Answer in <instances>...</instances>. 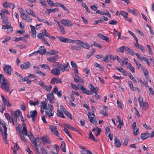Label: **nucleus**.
Listing matches in <instances>:
<instances>
[{
    "mask_svg": "<svg viewBox=\"0 0 154 154\" xmlns=\"http://www.w3.org/2000/svg\"><path fill=\"white\" fill-rule=\"evenodd\" d=\"M22 80L23 82H26L28 84H30L31 82V81L27 77H25L24 79H22Z\"/></svg>",
    "mask_w": 154,
    "mask_h": 154,
    "instance_id": "53",
    "label": "nucleus"
},
{
    "mask_svg": "<svg viewBox=\"0 0 154 154\" xmlns=\"http://www.w3.org/2000/svg\"><path fill=\"white\" fill-rule=\"evenodd\" d=\"M15 117L18 118L20 116V111L19 109L17 110L16 111L14 112L13 113Z\"/></svg>",
    "mask_w": 154,
    "mask_h": 154,
    "instance_id": "45",
    "label": "nucleus"
},
{
    "mask_svg": "<svg viewBox=\"0 0 154 154\" xmlns=\"http://www.w3.org/2000/svg\"><path fill=\"white\" fill-rule=\"evenodd\" d=\"M57 38H58L61 42H63L71 43L72 42V39L67 38H64L62 36H58Z\"/></svg>",
    "mask_w": 154,
    "mask_h": 154,
    "instance_id": "14",
    "label": "nucleus"
},
{
    "mask_svg": "<svg viewBox=\"0 0 154 154\" xmlns=\"http://www.w3.org/2000/svg\"><path fill=\"white\" fill-rule=\"evenodd\" d=\"M38 38L41 39L42 42L44 44H46L49 46H50V45L48 43L47 41L46 40L44 36V35L42 33H38L37 35Z\"/></svg>",
    "mask_w": 154,
    "mask_h": 154,
    "instance_id": "4",
    "label": "nucleus"
},
{
    "mask_svg": "<svg viewBox=\"0 0 154 154\" xmlns=\"http://www.w3.org/2000/svg\"><path fill=\"white\" fill-rule=\"evenodd\" d=\"M64 114L70 119L72 120V118L71 114L68 111H67Z\"/></svg>",
    "mask_w": 154,
    "mask_h": 154,
    "instance_id": "58",
    "label": "nucleus"
},
{
    "mask_svg": "<svg viewBox=\"0 0 154 154\" xmlns=\"http://www.w3.org/2000/svg\"><path fill=\"white\" fill-rule=\"evenodd\" d=\"M25 11L31 16H32L35 17H37V15L34 13L33 11L29 8H26L25 9Z\"/></svg>",
    "mask_w": 154,
    "mask_h": 154,
    "instance_id": "19",
    "label": "nucleus"
},
{
    "mask_svg": "<svg viewBox=\"0 0 154 154\" xmlns=\"http://www.w3.org/2000/svg\"><path fill=\"white\" fill-rule=\"evenodd\" d=\"M69 62H67L65 65L64 66L62 64H60L58 68L59 70L64 72L65 70L66 71H69Z\"/></svg>",
    "mask_w": 154,
    "mask_h": 154,
    "instance_id": "3",
    "label": "nucleus"
},
{
    "mask_svg": "<svg viewBox=\"0 0 154 154\" xmlns=\"http://www.w3.org/2000/svg\"><path fill=\"white\" fill-rule=\"evenodd\" d=\"M140 107H142L143 110H144L148 109L149 107L148 103L145 102L142 103L141 105H140Z\"/></svg>",
    "mask_w": 154,
    "mask_h": 154,
    "instance_id": "26",
    "label": "nucleus"
},
{
    "mask_svg": "<svg viewBox=\"0 0 154 154\" xmlns=\"http://www.w3.org/2000/svg\"><path fill=\"white\" fill-rule=\"evenodd\" d=\"M82 5L83 7L84 8H85L87 12L88 13H90V11L89 10L88 7L87 6V5H86L85 3H82Z\"/></svg>",
    "mask_w": 154,
    "mask_h": 154,
    "instance_id": "55",
    "label": "nucleus"
},
{
    "mask_svg": "<svg viewBox=\"0 0 154 154\" xmlns=\"http://www.w3.org/2000/svg\"><path fill=\"white\" fill-rule=\"evenodd\" d=\"M48 100L51 103H55V99L53 93H49L47 95Z\"/></svg>",
    "mask_w": 154,
    "mask_h": 154,
    "instance_id": "9",
    "label": "nucleus"
},
{
    "mask_svg": "<svg viewBox=\"0 0 154 154\" xmlns=\"http://www.w3.org/2000/svg\"><path fill=\"white\" fill-rule=\"evenodd\" d=\"M128 32L131 36H132L134 38V39L135 40L136 42L138 43V40L135 34L133 32L130 30L128 31Z\"/></svg>",
    "mask_w": 154,
    "mask_h": 154,
    "instance_id": "51",
    "label": "nucleus"
},
{
    "mask_svg": "<svg viewBox=\"0 0 154 154\" xmlns=\"http://www.w3.org/2000/svg\"><path fill=\"white\" fill-rule=\"evenodd\" d=\"M90 85L91 86V88H90L91 89V90L90 91H91V92L92 93H96L97 91L99 89L97 88H95L94 87V86L92 84H90Z\"/></svg>",
    "mask_w": 154,
    "mask_h": 154,
    "instance_id": "33",
    "label": "nucleus"
},
{
    "mask_svg": "<svg viewBox=\"0 0 154 154\" xmlns=\"http://www.w3.org/2000/svg\"><path fill=\"white\" fill-rule=\"evenodd\" d=\"M37 115V112L36 110H35L32 111H31L30 112L29 115L28 114L27 117L28 118H32V120L33 122H34L35 119Z\"/></svg>",
    "mask_w": 154,
    "mask_h": 154,
    "instance_id": "5",
    "label": "nucleus"
},
{
    "mask_svg": "<svg viewBox=\"0 0 154 154\" xmlns=\"http://www.w3.org/2000/svg\"><path fill=\"white\" fill-rule=\"evenodd\" d=\"M81 154H92V153L90 151L86 150L82 151Z\"/></svg>",
    "mask_w": 154,
    "mask_h": 154,
    "instance_id": "56",
    "label": "nucleus"
},
{
    "mask_svg": "<svg viewBox=\"0 0 154 154\" xmlns=\"http://www.w3.org/2000/svg\"><path fill=\"white\" fill-rule=\"evenodd\" d=\"M126 47L124 46H122L116 49V51L122 53H123L124 51L126 50Z\"/></svg>",
    "mask_w": 154,
    "mask_h": 154,
    "instance_id": "32",
    "label": "nucleus"
},
{
    "mask_svg": "<svg viewBox=\"0 0 154 154\" xmlns=\"http://www.w3.org/2000/svg\"><path fill=\"white\" fill-rule=\"evenodd\" d=\"M72 42H71V43L75 42L76 44L78 45H79L80 46H81V44L82 42V41H81L80 40H72Z\"/></svg>",
    "mask_w": 154,
    "mask_h": 154,
    "instance_id": "50",
    "label": "nucleus"
},
{
    "mask_svg": "<svg viewBox=\"0 0 154 154\" xmlns=\"http://www.w3.org/2000/svg\"><path fill=\"white\" fill-rule=\"evenodd\" d=\"M90 121L91 123L95 124L97 123V121L95 118L93 117H91L90 119Z\"/></svg>",
    "mask_w": 154,
    "mask_h": 154,
    "instance_id": "57",
    "label": "nucleus"
},
{
    "mask_svg": "<svg viewBox=\"0 0 154 154\" xmlns=\"http://www.w3.org/2000/svg\"><path fill=\"white\" fill-rule=\"evenodd\" d=\"M126 50L128 53L131 55L134 56L135 54V53L134 52L132 49L129 48L127 47L126 48Z\"/></svg>",
    "mask_w": 154,
    "mask_h": 154,
    "instance_id": "41",
    "label": "nucleus"
},
{
    "mask_svg": "<svg viewBox=\"0 0 154 154\" xmlns=\"http://www.w3.org/2000/svg\"><path fill=\"white\" fill-rule=\"evenodd\" d=\"M40 67L42 68H43L45 69H48L50 70V68L49 65L47 64H43L40 65Z\"/></svg>",
    "mask_w": 154,
    "mask_h": 154,
    "instance_id": "48",
    "label": "nucleus"
},
{
    "mask_svg": "<svg viewBox=\"0 0 154 154\" xmlns=\"http://www.w3.org/2000/svg\"><path fill=\"white\" fill-rule=\"evenodd\" d=\"M0 83L1 85V88L5 90L6 92H8L9 91L10 83L4 78V76L2 74H0Z\"/></svg>",
    "mask_w": 154,
    "mask_h": 154,
    "instance_id": "1",
    "label": "nucleus"
},
{
    "mask_svg": "<svg viewBox=\"0 0 154 154\" xmlns=\"http://www.w3.org/2000/svg\"><path fill=\"white\" fill-rule=\"evenodd\" d=\"M52 88V87L51 85H49L45 86L44 89L48 91H50L51 90Z\"/></svg>",
    "mask_w": 154,
    "mask_h": 154,
    "instance_id": "47",
    "label": "nucleus"
},
{
    "mask_svg": "<svg viewBox=\"0 0 154 154\" xmlns=\"http://www.w3.org/2000/svg\"><path fill=\"white\" fill-rule=\"evenodd\" d=\"M92 131L94 132L96 136H97L101 132V129L100 128L97 127L93 129Z\"/></svg>",
    "mask_w": 154,
    "mask_h": 154,
    "instance_id": "25",
    "label": "nucleus"
},
{
    "mask_svg": "<svg viewBox=\"0 0 154 154\" xmlns=\"http://www.w3.org/2000/svg\"><path fill=\"white\" fill-rule=\"evenodd\" d=\"M30 26L31 28V31L32 32V36L34 38H35L36 37V34L35 27L32 25H30Z\"/></svg>",
    "mask_w": 154,
    "mask_h": 154,
    "instance_id": "28",
    "label": "nucleus"
},
{
    "mask_svg": "<svg viewBox=\"0 0 154 154\" xmlns=\"http://www.w3.org/2000/svg\"><path fill=\"white\" fill-rule=\"evenodd\" d=\"M48 106L50 109L49 112L48 111H46V114L49 117H50L53 116V113H52V112L53 110L54 107L51 104H48Z\"/></svg>",
    "mask_w": 154,
    "mask_h": 154,
    "instance_id": "12",
    "label": "nucleus"
},
{
    "mask_svg": "<svg viewBox=\"0 0 154 154\" xmlns=\"http://www.w3.org/2000/svg\"><path fill=\"white\" fill-rule=\"evenodd\" d=\"M59 58V56L58 55H55L53 57H51L48 58L47 60L49 62L54 63H55L57 59Z\"/></svg>",
    "mask_w": 154,
    "mask_h": 154,
    "instance_id": "13",
    "label": "nucleus"
},
{
    "mask_svg": "<svg viewBox=\"0 0 154 154\" xmlns=\"http://www.w3.org/2000/svg\"><path fill=\"white\" fill-rule=\"evenodd\" d=\"M150 136V134L149 133H145L142 134L141 135V137L143 140H145Z\"/></svg>",
    "mask_w": 154,
    "mask_h": 154,
    "instance_id": "27",
    "label": "nucleus"
},
{
    "mask_svg": "<svg viewBox=\"0 0 154 154\" xmlns=\"http://www.w3.org/2000/svg\"><path fill=\"white\" fill-rule=\"evenodd\" d=\"M103 110L100 111V112L101 113L103 114V115L106 116V106H103Z\"/></svg>",
    "mask_w": 154,
    "mask_h": 154,
    "instance_id": "59",
    "label": "nucleus"
},
{
    "mask_svg": "<svg viewBox=\"0 0 154 154\" xmlns=\"http://www.w3.org/2000/svg\"><path fill=\"white\" fill-rule=\"evenodd\" d=\"M138 100L139 103V105H141L142 103H144L143 98L140 96L139 97Z\"/></svg>",
    "mask_w": 154,
    "mask_h": 154,
    "instance_id": "64",
    "label": "nucleus"
},
{
    "mask_svg": "<svg viewBox=\"0 0 154 154\" xmlns=\"http://www.w3.org/2000/svg\"><path fill=\"white\" fill-rule=\"evenodd\" d=\"M58 52L57 51L54 50H51L50 52L48 51L47 52V54H49L51 55H56L58 54Z\"/></svg>",
    "mask_w": 154,
    "mask_h": 154,
    "instance_id": "40",
    "label": "nucleus"
},
{
    "mask_svg": "<svg viewBox=\"0 0 154 154\" xmlns=\"http://www.w3.org/2000/svg\"><path fill=\"white\" fill-rule=\"evenodd\" d=\"M114 140V143L116 146L117 147H120L121 145V144L119 141L118 140L117 137H115Z\"/></svg>",
    "mask_w": 154,
    "mask_h": 154,
    "instance_id": "29",
    "label": "nucleus"
},
{
    "mask_svg": "<svg viewBox=\"0 0 154 154\" xmlns=\"http://www.w3.org/2000/svg\"><path fill=\"white\" fill-rule=\"evenodd\" d=\"M31 64L29 62H26L21 65L20 67L23 69H27L30 66Z\"/></svg>",
    "mask_w": 154,
    "mask_h": 154,
    "instance_id": "17",
    "label": "nucleus"
},
{
    "mask_svg": "<svg viewBox=\"0 0 154 154\" xmlns=\"http://www.w3.org/2000/svg\"><path fill=\"white\" fill-rule=\"evenodd\" d=\"M120 14L124 17L128 16V13L123 11H120Z\"/></svg>",
    "mask_w": 154,
    "mask_h": 154,
    "instance_id": "61",
    "label": "nucleus"
},
{
    "mask_svg": "<svg viewBox=\"0 0 154 154\" xmlns=\"http://www.w3.org/2000/svg\"><path fill=\"white\" fill-rule=\"evenodd\" d=\"M36 73L43 77H44L46 75L45 73L39 70L36 71Z\"/></svg>",
    "mask_w": 154,
    "mask_h": 154,
    "instance_id": "54",
    "label": "nucleus"
},
{
    "mask_svg": "<svg viewBox=\"0 0 154 154\" xmlns=\"http://www.w3.org/2000/svg\"><path fill=\"white\" fill-rule=\"evenodd\" d=\"M75 77L74 78V81L77 83L81 82H83L84 80L83 79H79V76L77 75H75Z\"/></svg>",
    "mask_w": 154,
    "mask_h": 154,
    "instance_id": "35",
    "label": "nucleus"
},
{
    "mask_svg": "<svg viewBox=\"0 0 154 154\" xmlns=\"http://www.w3.org/2000/svg\"><path fill=\"white\" fill-rule=\"evenodd\" d=\"M138 130L139 128H137L133 129V133L134 135L136 136L139 133Z\"/></svg>",
    "mask_w": 154,
    "mask_h": 154,
    "instance_id": "63",
    "label": "nucleus"
},
{
    "mask_svg": "<svg viewBox=\"0 0 154 154\" xmlns=\"http://www.w3.org/2000/svg\"><path fill=\"white\" fill-rule=\"evenodd\" d=\"M47 10L48 11V14H49L51 12H54L58 11V8L47 9Z\"/></svg>",
    "mask_w": 154,
    "mask_h": 154,
    "instance_id": "38",
    "label": "nucleus"
},
{
    "mask_svg": "<svg viewBox=\"0 0 154 154\" xmlns=\"http://www.w3.org/2000/svg\"><path fill=\"white\" fill-rule=\"evenodd\" d=\"M23 125H24L23 127V130L22 133H23L24 135H27V127L24 123H23Z\"/></svg>",
    "mask_w": 154,
    "mask_h": 154,
    "instance_id": "34",
    "label": "nucleus"
},
{
    "mask_svg": "<svg viewBox=\"0 0 154 154\" xmlns=\"http://www.w3.org/2000/svg\"><path fill=\"white\" fill-rule=\"evenodd\" d=\"M21 18L28 22H31L32 19L27 14L25 13H21Z\"/></svg>",
    "mask_w": 154,
    "mask_h": 154,
    "instance_id": "6",
    "label": "nucleus"
},
{
    "mask_svg": "<svg viewBox=\"0 0 154 154\" xmlns=\"http://www.w3.org/2000/svg\"><path fill=\"white\" fill-rule=\"evenodd\" d=\"M46 51V49L44 48L43 49H40L37 51L38 53H39L41 54H45Z\"/></svg>",
    "mask_w": 154,
    "mask_h": 154,
    "instance_id": "44",
    "label": "nucleus"
},
{
    "mask_svg": "<svg viewBox=\"0 0 154 154\" xmlns=\"http://www.w3.org/2000/svg\"><path fill=\"white\" fill-rule=\"evenodd\" d=\"M89 139L93 140L94 142H97V140L96 139L93 134H92L91 131H89Z\"/></svg>",
    "mask_w": 154,
    "mask_h": 154,
    "instance_id": "42",
    "label": "nucleus"
},
{
    "mask_svg": "<svg viewBox=\"0 0 154 154\" xmlns=\"http://www.w3.org/2000/svg\"><path fill=\"white\" fill-rule=\"evenodd\" d=\"M127 11L131 13H132L133 14L137 16V13L138 12L137 10L136 9H131L129 8H127Z\"/></svg>",
    "mask_w": 154,
    "mask_h": 154,
    "instance_id": "30",
    "label": "nucleus"
},
{
    "mask_svg": "<svg viewBox=\"0 0 154 154\" xmlns=\"http://www.w3.org/2000/svg\"><path fill=\"white\" fill-rule=\"evenodd\" d=\"M1 124L4 128V132H2V136L3 139L4 141H5L6 143L7 144V124L4 121L2 122Z\"/></svg>",
    "mask_w": 154,
    "mask_h": 154,
    "instance_id": "2",
    "label": "nucleus"
},
{
    "mask_svg": "<svg viewBox=\"0 0 154 154\" xmlns=\"http://www.w3.org/2000/svg\"><path fill=\"white\" fill-rule=\"evenodd\" d=\"M57 112L56 113V115L58 117H60L63 118H64L65 117L63 114V112L62 111L58 109H57Z\"/></svg>",
    "mask_w": 154,
    "mask_h": 154,
    "instance_id": "37",
    "label": "nucleus"
},
{
    "mask_svg": "<svg viewBox=\"0 0 154 154\" xmlns=\"http://www.w3.org/2000/svg\"><path fill=\"white\" fill-rule=\"evenodd\" d=\"M50 128L51 129L52 133L54 135L57 137H59V134L57 130V127L54 125H50Z\"/></svg>",
    "mask_w": 154,
    "mask_h": 154,
    "instance_id": "11",
    "label": "nucleus"
},
{
    "mask_svg": "<svg viewBox=\"0 0 154 154\" xmlns=\"http://www.w3.org/2000/svg\"><path fill=\"white\" fill-rule=\"evenodd\" d=\"M81 46L85 48L89 49L90 48V46L87 43H85L82 42Z\"/></svg>",
    "mask_w": 154,
    "mask_h": 154,
    "instance_id": "39",
    "label": "nucleus"
},
{
    "mask_svg": "<svg viewBox=\"0 0 154 154\" xmlns=\"http://www.w3.org/2000/svg\"><path fill=\"white\" fill-rule=\"evenodd\" d=\"M128 68L133 73H134L135 70V68L132 66L131 64L128 63Z\"/></svg>",
    "mask_w": 154,
    "mask_h": 154,
    "instance_id": "43",
    "label": "nucleus"
},
{
    "mask_svg": "<svg viewBox=\"0 0 154 154\" xmlns=\"http://www.w3.org/2000/svg\"><path fill=\"white\" fill-rule=\"evenodd\" d=\"M28 136L29 137L30 141L32 143L34 144L35 146H38L37 142L39 141V138L37 137L35 139H34V137L32 134L31 136Z\"/></svg>",
    "mask_w": 154,
    "mask_h": 154,
    "instance_id": "10",
    "label": "nucleus"
},
{
    "mask_svg": "<svg viewBox=\"0 0 154 154\" xmlns=\"http://www.w3.org/2000/svg\"><path fill=\"white\" fill-rule=\"evenodd\" d=\"M61 32L64 35L66 33V31L64 27L62 26L59 27Z\"/></svg>",
    "mask_w": 154,
    "mask_h": 154,
    "instance_id": "60",
    "label": "nucleus"
},
{
    "mask_svg": "<svg viewBox=\"0 0 154 154\" xmlns=\"http://www.w3.org/2000/svg\"><path fill=\"white\" fill-rule=\"evenodd\" d=\"M98 36L102 39L106 41V36L100 33L97 34Z\"/></svg>",
    "mask_w": 154,
    "mask_h": 154,
    "instance_id": "62",
    "label": "nucleus"
},
{
    "mask_svg": "<svg viewBox=\"0 0 154 154\" xmlns=\"http://www.w3.org/2000/svg\"><path fill=\"white\" fill-rule=\"evenodd\" d=\"M1 97L2 98V100L4 104L7 106H11V104L10 103L9 100H7L4 97V96L1 95Z\"/></svg>",
    "mask_w": 154,
    "mask_h": 154,
    "instance_id": "22",
    "label": "nucleus"
},
{
    "mask_svg": "<svg viewBox=\"0 0 154 154\" xmlns=\"http://www.w3.org/2000/svg\"><path fill=\"white\" fill-rule=\"evenodd\" d=\"M61 23L65 26H72L73 25V23L72 22L68 20L63 19L61 20Z\"/></svg>",
    "mask_w": 154,
    "mask_h": 154,
    "instance_id": "8",
    "label": "nucleus"
},
{
    "mask_svg": "<svg viewBox=\"0 0 154 154\" xmlns=\"http://www.w3.org/2000/svg\"><path fill=\"white\" fill-rule=\"evenodd\" d=\"M71 64L72 67L74 69V73L75 74H77L78 73V70L77 66L76 63L73 61L71 62Z\"/></svg>",
    "mask_w": 154,
    "mask_h": 154,
    "instance_id": "20",
    "label": "nucleus"
},
{
    "mask_svg": "<svg viewBox=\"0 0 154 154\" xmlns=\"http://www.w3.org/2000/svg\"><path fill=\"white\" fill-rule=\"evenodd\" d=\"M41 139L44 143H50L49 141V138L48 136H44L41 138Z\"/></svg>",
    "mask_w": 154,
    "mask_h": 154,
    "instance_id": "21",
    "label": "nucleus"
},
{
    "mask_svg": "<svg viewBox=\"0 0 154 154\" xmlns=\"http://www.w3.org/2000/svg\"><path fill=\"white\" fill-rule=\"evenodd\" d=\"M51 73L53 75H58L60 74V72L58 69L54 68L52 70L51 72Z\"/></svg>",
    "mask_w": 154,
    "mask_h": 154,
    "instance_id": "23",
    "label": "nucleus"
},
{
    "mask_svg": "<svg viewBox=\"0 0 154 154\" xmlns=\"http://www.w3.org/2000/svg\"><path fill=\"white\" fill-rule=\"evenodd\" d=\"M81 87V90L83 91L84 93L88 95H91L93 94V93L91 92V91L87 90L83 85H82Z\"/></svg>",
    "mask_w": 154,
    "mask_h": 154,
    "instance_id": "18",
    "label": "nucleus"
},
{
    "mask_svg": "<svg viewBox=\"0 0 154 154\" xmlns=\"http://www.w3.org/2000/svg\"><path fill=\"white\" fill-rule=\"evenodd\" d=\"M3 69L4 71L9 75H11L12 68L11 66L8 65H4Z\"/></svg>",
    "mask_w": 154,
    "mask_h": 154,
    "instance_id": "7",
    "label": "nucleus"
},
{
    "mask_svg": "<svg viewBox=\"0 0 154 154\" xmlns=\"http://www.w3.org/2000/svg\"><path fill=\"white\" fill-rule=\"evenodd\" d=\"M134 45L135 47L137 48L140 49L143 53H145V51L143 47L138 44V43H137V44H135Z\"/></svg>",
    "mask_w": 154,
    "mask_h": 154,
    "instance_id": "36",
    "label": "nucleus"
},
{
    "mask_svg": "<svg viewBox=\"0 0 154 154\" xmlns=\"http://www.w3.org/2000/svg\"><path fill=\"white\" fill-rule=\"evenodd\" d=\"M81 48L80 47L77 45L73 46L71 47V48L73 50H75L79 51L81 49Z\"/></svg>",
    "mask_w": 154,
    "mask_h": 154,
    "instance_id": "52",
    "label": "nucleus"
},
{
    "mask_svg": "<svg viewBox=\"0 0 154 154\" xmlns=\"http://www.w3.org/2000/svg\"><path fill=\"white\" fill-rule=\"evenodd\" d=\"M115 69L122 73L125 76L127 75L126 72L123 68H119V67H116L115 68Z\"/></svg>",
    "mask_w": 154,
    "mask_h": 154,
    "instance_id": "31",
    "label": "nucleus"
},
{
    "mask_svg": "<svg viewBox=\"0 0 154 154\" xmlns=\"http://www.w3.org/2000/svg\"><path fill=\"white\" fill-rule=\"evenodd\" d=\"M66 144L63 141L60 147L62 149V150L64 152H66V149L65 148Z\"/></svg>",
    "mask_w": 154,
    "mask_h": 154,
    "instance_id": "49",
    "label": "nucleus"
},
{
    "mask_svg": "<svg viewBox=\"0 0 154 154\" xmlns=\"http://www.w3.org/2000/svg\"><path fill=\"white\" fill-rule=\"evenodd\" d=\"M129 87L133 91H136L137 90V91L139 93L140 92V90L138 88H136L134 87L132 82L131 81H129L128 82Z\"/></svg>",
    "mask_w": 154,
    "mask_h": 154,
    "instance_id": "15",
    "label": "nucleus"
},
{
    "mask_svg": "<svg viewBox=\"0 0 154 154\" xmlns=\"http://www.w3.org/2000/svg\"><path fill=\"white\" fill-rule=\"evenodd\" d=\"M130 79L134 83H137V81L135 78L133 76V75L131 73H129L128 75Z\"/></svg>",
    "mask_w": 154,
    "mask_h": 154,
    "instance_id": "46",
    "label": "nucleus"
},
{
    "mask_svg": "<svg viewBox=\"0 0 154 154\" xmlns=\"http://www.w3.org/2000/svg\"><path fill=\"white\" fill-rule=\"evenodd\" d=\"M62 82L61 81V80L60 79H59L57 78H52L51 82V83L54 85L55 84V83H61Z\"/></svg>",
    "mask_w": 154,
    "mask_h": 154,
    "instance_id": "16",
    "label": "nucleus"
},
{
    "mask_svg": "<svg viewBox=\"0 0 154 154\" xmlns=\"http://www.w3.org/2000/svg\"><path fill=\"white\" fill-rule=\"evenodd\" d=\"M41 106L42 108L41 111L42 113L43 114L44 111V109L48 110V107L46 104L45 103V101L42 102L41 103Z\"/></svg>",
    "mask_w": 154,
    "mask_h": 154,
    "instance_id": "24",
    "label": "nucleus"
}]
</instances>
